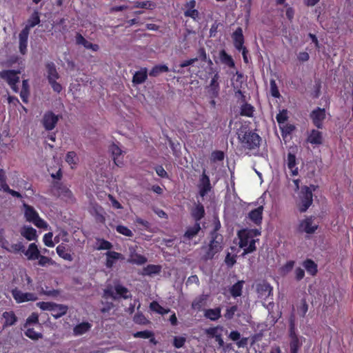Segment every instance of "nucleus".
<instances>
[{
	"label": "nucleus",
	"mask_w": 353,
	"mask_h": 353,
	"mask_svg": "<svg viewBox=\"0 0 353 353\" xmlns=\"http://www.w3.org/2000/svg\"><path fill=\"white\" fill-rule=\"evenodd\" d=\"M260 234L261 231L257 229H243L239 232V247L243 249V256L256 250L255 243Z\"/></svg>",
	"instance_id": "f257e3e1"
},
{
	"label": "nucleus",
	"mask_w": 353,
	"mask_h": 353,
	"mask_svg": "<svg viewBox=\"0 0 353 353\" xmlns=\"http://www.w3.org/2000/svg\"><path fill=\"white\" fill-rule=\"evenodd\" d=\"M238 139L241 147L248 150V154H256L261 141V138L258 134L251 130L241 131L238 134Z\"/></svg>",
	"instance_id": "f03ea898"
},
{
	"label": "nucleus",
	"mask_w": 353,
	"mask_h": 353,
	"mask_svg": "<svg viewBox=\"0 0 353 353\" xmlns=\"http://www.w3.org/2000/svg\"><path fill=\"white\" fill-rule=\"evenodd\" d=\"M23 208L24 216L28 222L32 223L36 227L39 228H47V223L39 216V213L32 206L24 203Z\"/></svg>",
	"instance_id": "7ed1b4c3"
},
{
	"label": "nucleus",
	"mask_w": 353,
	"mask_h": 353,
	"mask_svg": "<svg viewBox=\"0 0 353 353\" xmlns=\"http://www.w3.org/2000/svg\"><path fill=\"white\" fill-rule=\"evenodd\" d=\"M222 250L221 242L216 234L212 237L208 245L203 246L201 250L203 252L201 259L206 261L212 259L214 256Z\"/></svg>",
	"instance_id": "20e7f679"
},
{
	"label": "nucleus",
	"mask_w": 353,
	"mask_h": 353,
	"mask_svg": "<svg viewBox=\"0 0 353 353\" xmlns=\"http://www.w3.org/2000/svg\"><path fill=\"white\" fill-rule=\"evenodd\" d=\"M104 296L105 298H112L113 299H127L131 297V294L123 285L117 283L114 286L108 287L104 290Z\"/></svg>",
	"instance_id": "39448f33"
},
{
	"label": "nucleus",
	"mask_w": 353,
	"mask_h": 353,
	"mask_svg": "<svg viewBox=\"0 0 353 353\" xmlns=\"http://www.w3.org/2000/svg\"><path fill=\"white\" fill-rule=\"evenodd\" d=\"M19 70H3L0 71V78L8 83L10 88L14 92H19L17 83L19 82Z\"/></svg>",
	"instance_id": "423d86ee"
},
{
	"label": "nucleus",
	"mask_w": 353,
	"mask_h": 353,
	"mask_svg": "<svg viewBox=\"0 0 353 353\" xmlns=\"http://www.w3.org/2000/svg\"><path fill=\"white\" fill-rule=\"evenodd\" d=\"M312 189L307 186H303L301 188L299 194L301 199L300 211L301 212H305L312 203V191L315 190L312 185Z\"/></svg>",
	"instance_id": "0eeeda50"
},
{
	"label": "nucleus",
	"mask_w": 353,
	"mask_h": 353,
	"mask_svg": "<svg viewBox=\"0 0 353 353\" xmlns=\"http://www.w3.org/2000/svg\"><path fill=\"white\" fill-rule=\"evenodd\" d=\"M11 294L15 301L18 303L34 301L38 299L36 294L32 292H23L17 288L11 290Z\"/></svg>",
	"instance_id": "6e6552de"
},
{
	"label": "nucleus",
	"mask_w": 353,
	"mask_h": 353,
	"mask_svg": "<svg viewBox=\"0 0 353 353\" xmlns=\"http://www.w3.org/2000/svg\"><path fill=\"white\" fill-rule=\"evenodd\" d=\"M310 118L313 124L318 128L322 129L323 122L326 118V112L324 108H317L310 113Z\"/></svg>",
	"instance_id": "1a4fd4ad"
},
{
	"label": "nucleus",
	"mask_w": 353,
	"mask_h": 353,
	"mask_svg": "<svg viewBox=\"0 0 353 353\" xmlns=\"http://www.w3.org/2000/svg\"><path fill=\"white\" fill-rule=\"evenodd\" d=\"M59 121V117L52 111L46 112L41 121L43 128L47 131L53 130Z\"/></svg>",
	"instance_id": "9d476101"
},
{
	"label": "nucleus",
	"mask_w": 353,
	"mask_h": 353,
	"mask_svg": "<svg viewBox=\"0 0 353 353\" xmlns=\"http://www.w3.org/2000/svg\"><path fill=\"white\" fill-rule=\"evenodd\" d=\"M219 75L216 73L212 78L210 84L206 87L208 96L210 99H215L219 97L220 85L219 83Z\"/></svg>",
	"instance_id": "9b49d317"
},
{
	"label": "nucleus",
	"mask_w": 353,
	"mask_h": 353,
	"mask_svg": "<svg viewBox=\"0 0 353 353\" xmlns=\"http://www.w3.org/2000/svg\"><path fill=\"white\" fill-rule=\"evenodd\" d=\"M318 228L319 224L314 222V219L312 216L305 218L299 224V230L307 234L314 233Z\"/></svg>",
	"instance_id": "f8f14e48"
},
{
	"label": "nucleus",
	"mask_w": 353,
	"mask_h": 353,
	"mask_svg": "<svg viewBox=\"0 0 353 353\" xmlns=\"http://www.w3.org/2000/svg\"><path fill=\"white\" fill-rule=\"evenodd\" d=\"M306 141L314 146H319L323 144V133L318 130L312 129L307 132Z\"/></svg>",
	"instance_id": "ddd939ff"
},
{
	"label": "nucleus",
	"mask_w": 353,
	"mask_h": 353,
	"mask_svg": "<svg viewBox=\"0 0 353 353\" xmlns=\"http://www.w3.org/2000/svg\"><path fill=\"white\" fill-rule=\"evenodd\" d=\"M196 5L195 0H190L184 5V16L190 17L194 21L199 19V12L195 8Z\"/></svg>",
	"instance_id": "4468645a"
},
{
	"label": "nucleus",
	"mask_w": 353,
	"mask_h": 353,
	"mask_svg": "<svg viewBox=\"0 0 353 353\" xmlns=\"http://www.w3.org/2000/svg\"><path fill=\"white\" fill-rule=\"evenodd\" d=\"M105 265L107 268H112L116 263L121 260L124 259V256L122 254L119 252H117L114 251H107L105 254Z\"/></svg>",
	"instance_id": "2eb2a0df"
},
{
	"label": "nucleus",
	"mask_w": 353,
	"mask_h": 353,
	"mask_svg": "<svg viewBox=\"0 0 353 353\" xmlns=\"http://www.w3.org/2000/svg\"><path fill=\"white\" fill-rule=\"evenodd\" d=\"M199 189V194L202 197L205 196L211 190L210 178L206 174L205 170L203 171L202 175L200 178Z\"/></svg>",
	"instance_id": "dca6fc26"
},
{
	"label": "nucleus",
	"mask_w": 353,
	"mask_h": 353,
	"mask_svg": "<svg viewBox=\"0 0 353 353\" xmlns=\"http://www.w3.org/2000/svg\"><path fill=\"white\" fill-rule=\"evenodd\" d=\"M109 150L112 154V157L114 163L117 166H121V165H123V152L120 148V147L115 143H112V145H110V146L109 148Z\"/></svg>",
	"instance_id": "f3484780"
},
{
	"label": "nucleus",
	"mask_w": 353,
	"mask_h": 353,
	"mask_svg": "<svg viewBox=\"0 0 353 353\" xmlns=\"http://www.w3.org/2000/svg\"><path fill=\"white\" fill-rule=\"evenodd\" d=\"M256 291L259 296L265 300L272 295V288L266 282L259 283L256 286Z\"/></svg>",
	"instance_id": "a211bd4d"
},
{
	"label": "nucleus",
	"mask_w": 353,
	"mask_h": 353,
	"mask_svg": "<svg viewBox=\"0 0 353 353\" xmlns=\"http://www.w3.org/2000/svg\"><path fill=\"white\" fill-rule=\"evenodd\" d=\"M233 43L234 48L238 50L241 51L242 48L245 47L244 44V37L243 34V30L241 28H237L232 34Z\"/></svg>",
	"instance_id": "6ab92c4d"
},
{
	"label": "nucleus",
	"mask_w": 353,
	"mask_h": 353,
	"mask_svg": "<svg viewBox=\"0 0 353 353\" xmlns=\"http://www.w3.org/2000/svg\"><path fill=\"white\" fill-rule=\"evenodd\" d=\"M29 32L26 29H22L19 34V49L21 54L24 55L27 52L28 39Z\"/></svg>",
	"instance_id": "aec40b11"
},
{
	"label": "nucleus",
	"mask_w": 353,
	"mask_h": 353,
	"mask_svg": "<svg viewBox=\"0 0 353 353\" xmlns=\"http://www.w3.org/2000/svg\"><path fill=\"white\" fill-rule=\"evenodd\" d=\"M285 163L290 170L292 176H296L299 174V168L297 167L296 158L294 154L288 152Z\"/></svg>",
	"instance_id": "412c9836"
},
{
	"label": "nucleus",
	"mask_w": 353,
	"mask_h": 353,
	"mask_svg": "<svg viewBox=\"0 0 353 353\" xmlns=\"http://www.w3.org/2000/svg\"><path fill=\"white\" fill-rule=\"evenodd\" d=\"M147 261L146 257L143 255L137 254L134 248H130V256L128 260L130 263L141 265L145 264Z\"/></svg>",
	"instance_id": "4be33fe9"
},
{
	"label": "nucleus",
	"mask_w": 353,
	"mask_h": 353,
	"mask_svg": "<svg viewBox=\"0 0 353 353\" xmlns=\"http://www.w3.org/2000/svg\"><path fill=\"white\" fill-rule=\"evenodd\" d=\"M20 233L28 241L36 240L37 238V230L31 226L24 225L21 228Z\"/></svg>",
	"instance_id": "5701e85b"
},
{
	"label": "nucleus",
	"mask_w": 353,
	"mask_h": 353,
	"mask_svg": "<svg viewBox=\"0 0 353 353\" xmlns=\"http://www.w3.org/2000/svg\"><path fill=\"white\" fill-rule=\"evenodd\" d=\"M263 206H259L257 208L252 210L248 214V219L252 221L256 225L261 224L262 221V214H263Z\"/></svg>",
	"instance_id": "b1692460"
},
{
	"label": "nucleus",
	"mask_w": 353,
	"mask_h": 353,
	"mask_svg": "<svg viewBox=\"0 0 353 353\" xmlns=\"http://www.w3.org/2000/svg\"><path fill=\"white\" fill-rule=\"evenodd\" d=\"M24 254L27 256L28 260H36L39 257L40 251L38 249L37 245L34 243H32L29 245L27 250H24Z\"/></svg>",
	"instance_id": "393cba45"
},
{
	"label": "nucleus",
	"mask_w": 353,
	"mask_h": 353,
	"mask_svg": "<svg viewBox=\"0 0 353 353\" xmlns=\"http://www.w3.org/2000/svg\"><path fill=\"white\" fill-rule=\"evenodd\" d=\"M68 307L65 305L55 303L52 309L51 314L55 319H59L64 316L68 312Z\"/></svg>",
	"instance_id": "a878e982"
},
{
	"label": "nucleus",
	"mask_w": 353,
	"mask_h": 353,
	"mask_svg": "<svg viewBox=\"0 0 353 353\" xmlns=\"http://www.w3.org/2000/svg\"><path fill=\"white\" fill-rule=\"evenodd\" d=\"M40 16L38 11H34L27 21V24L23 29L30 32L31 28L40 23Z\"/></svg>",
	"instance_id": "bb28decb"
},
{
	"label": "nucleus",
	"mask_w": 353,
	"mask_h": 353,
	"mask_svg": "<svg viewBox=\"0 0 353 353\" xmlns=\"http://www.w3.org/2000/svg\"><path fill=\"white\" fill-rule=\"evenodd\" d=\"M290 337V352L291 353H297L299 348L302 345L303 338H299L292 331H291Z\"/></svg>",
	"instance_id": "cd10ccee"
},
{
	"label": "nucleus",
	"mask_w": 353,
	"mask_h": 353,
	"mask_svg": "<svg viewBox=\"0 0 353 353\" xmlns=\"http://www.w3.org/2000/svg\"><path fill=\"white\" fill-rule=\"evenodd\" d=\"M148 77V70L146 68H142L137 71L132 78V82L134 84H141L145 81Z\"/></svg>",
	"instance_id": "c85d7f7f"
},
{
	"label": "nucleus",
	"mask_w": 353,
	"mask_h": 353,
	"mask_svg": "<svg viewBox=\"0 0 353 353\" xmlns=\"http://www.w3.org/2000/svg\"><path fill=\"white\" fill-rule=\"evenodd\" d=\"M2 316L5 320L3 325V327L12 326L17 321V317L13 311L4 312Z\"/></svg>",
	"instance_id": "c756f323"
},
{
	"label": "nucleus",
	"mask_w": 353,
	"mask_h": 353,
	"mask_svg": "<svg viewBox=\"0 0 353 353\" xmlns=\"http://www.w3.org/2000/svg\"><path fill=\"white\" fill-rule=\"evenodd\" d=\"M46 69L48 72V82L57 80L59 78V74L57 71L55 65L54 63L50 62L46 64Z\"/></svg>",
	"instance_id": "7c9ffc66"
},
{
	"label": "nucleus",
	"mask_w": 353,
	"mask_h": 353,
	"mask_svg": "<svg viewBox=\"0 0 353 353\" xmlns=\"http://www.w3.org/2000/svg\"><path fill=\"white\" fill-rule=\"evenodd\" d=\"M112 244L105 239H97L93 247L97 250H108L110 251L112 248Z\"/></svg>",
	"instance_id": "2f4dec72"
},
{
	"label": "nucleus",
	"mask_w": 353,
	"mask_h": 353,
	"mask_svg": "<svg viewBox=\"0 0 353 353\" xmlns=\"http://www.w3.org/2000/svg\"><path fill=\"white\" fill-rule=\"evenodd\" d=\"M221 309L216 307L214 309H208L204 312V316L211 321H216L221 317Z\"/></svg>",
	"instance_id": "473e14b6"
},
{
	"label": "nucleus",
	"mask_w": 353,
	"mask_h": 353,
	"mask_svg": "<svg viewBox=\"0 0 353 353\" xmlns=\"http://www.w3.org/2000/svg\"><path fill=\"white\" fill-rule=\"evenodd\" d=\"M191 214L192 217L194 219L196 222H199L205 214L204 207L202 204H197L194 208L192 210Z\"/></svg>",
	"instance_id": "72a5a7b5"
},
{
	"label": "nucleus",
	"mask_w": 353,
	"mask_h": 353,
	"mask_svg": "<svg viewBox=\"0 0 353 353\" xmlns=\"http://www.w3.org/2000/svg\"><path fill=\"white\" fill-rule=\"evenodd\" d=\"M243 283V281H239L230 288V292L234 298H236L241 295Z\"/></svg>",
	"instance_id": "f704fd0d"
},
{
	"label": "nucleus",
	"mask_w": 353,
	"mask_h": 353,
	"mask_svg": "<svg viewBox=\"0 0 353 353\" xmlns=\"http://www.w3.org/2000/svg\"><path fill=\"white\" fill-rule=\"evenodd\" d=\"M303 266L306 270L307 273L312 276L315 275L317 272V265L311 259L305 260L303 263Z\"/></svg>",
	"instance_id": "c9c22d12"
},
{
	"label": "nucleus",
	"mask_w": 353,
	"mask_h": 353,
	"mask_svg": "<svg viewBox=\"0 0 353 353\" xmlns=\"http://www.w3.org/2000/svg\"><path fill=\"white\" fill-rule=\"evenodd\" d=\"M219 58L221 61L230 68L234 67V62L232 57L229 55L224 50H221L219 53Z\"/></svg>",
	"instance_id": "e433bc0d"
},
{
	"label": "nucleus",
	"mask_w": 353,
	"mask_h": 353,
	"mask_svg": "<svg viewBox=\"0 0 353 353\" xmlns=\"http://www.w3.org/2000/svg\"><path fill=\"white\" fill-rule=\"evenodd\" d=\"M200 230H201L200 223L199 222H196L193 226L189 227L187 229L184 236L186 238H188V239H190L193 238L194 236H195L199 233Z\"/></svg>",
	"instance_id": "4c0bfd02"
},
{
	"label": "nucleus",
	"mask_w": 353,
	"mask_h": 353,
	"mask_svg": "<svg viewBox=\"0 0 353 353\" xmlns=\"http://www.w3.org/2000/svg\"><path fill=\"white\" fill-rule=\"evenodd\" d=\"M2 248L9 252L14 253H18L20 252H23L25 250V247L21 242L13 243L10 247H6L4 245H2Z\"/></svg>",
	"instance_id": "58836bf2"
},
{
	"label": "nucleus",
	"mask_w": 353,
	"mask_h": 353,
	"mask_svg": "<svg viewBox=\"0 0 353 353\" xmlns=\"http://www.w3.org/2000/svg\"><path fill=\"white\" fill-rule=\"evenodd\" d=\"M56 251L57 254L63 259L68 261L72 260L71 254L67 252V250L63 245H59L56 248Z\"/></svg>",
	"instance_id": "ea45409f"
},
{
	"label": "nucleus",
	"mask_w": 353,
	"mask_h": 353,
	"mask_svg": "<svg viewBox=\"0 0 353 353\" xmlns=\"http://www.w3.org/2000/svg\"><path fill=\"white\" fill-rule=\"evenodd\" d=\"M168 71H169V69L166 65L161 64V65H157L154 67H153L149 74L152 77H157L160 73L167 72Z\"/></svg>",
	"instance_id": "a19ab883"
},
{
	"label": "nucleus",
	"mask_w": 353,
	"mask_h": 353,
	"mask_svg": "<svg viewBox=\"0 0 353 353\" xmlns=\"http://www.w3.org/2000/svg\"><path fill=\"white\" fill-rule=\"evenodd\" d=\"M150 308L151 310L162 315L168 314L170 311L169 308L165 309L161 306L157 301H152L150 305Z\"/></svg>",
	"instance_id": "79ce46f5"
},
{
	"label": "nucleus",
	"mask_w": 353,
	"mask_h": 353,
	"mask_svg": "<svg viewBox=\"0 0 353 353\" xmlns=\"http://www.w3.org/2000/svg\"><path fill=\"white\" fill-rule=\"evenodd\" d=\"M24 334L27 337L34 341L43 338V334L40 332H36L34 328H28L25 331Z\"/></svg>",
	"instance_id": "37998d69"
},
{
	"label": "nucleus",
	"mask_w": 353,
	"mask_h": 353,
	"mask_svg": "<svg viewBox=\"0 0 353 353\" xmlns=\"http://www.w3.org/2000/svg\"><path fill=\"white\" fill-rule=\"evenodd\" d=\"M161 271V267L156 265H148L143 269L144 274L151 275L159 273Z\"/></svg>",
	"instance_id": "c03bdc74"
},
{
	"label": "nucleus",
	"mask_w": 353,
	"mask_h": 353,
	"mask_svg": "<svg viewBox=\"0 0 353 353\" xmlns=\"http://www.w3.org/2000/svg\"><path fill=\"white\" fill-rule=\"evenodd\" d=\"M87 331H88V322H83L76 325L74 328V332L77 335L82 334Z\"/></svg>",
	"instance_id": "a18cd8bd"
},
{
	"label": "nucleus",
	"mask_w": 353,
	"mask_h": 353,
	"mask_svg": "<svg viewBox=\"0 0 353 353\" xmlns=\"http://www.w3.org/2000/svg\"><path fill=\"white\" fill-rule=\"evenodd\" d=\"M65 161L68 164L71 165L72 168H73V165H75L77 163L78 157L77 154L74 152H68L65 157Z\"/></svg>",
	"instance_id": "49530a36"
},
{
	"label": "nucleus",
	"mask_w": 353,
	"mask_h": 353,
	"mask_svg": "<svg viewBox=\"0 0 353 353\" xmlns=\"http://www.w3.org/2000/svg\"><path fill=\"white\" fill-rule=\"evenodd\" d=\"M270 89L271 95L274 98H280L281 94L279 91L276 81L271 79L270 81Z\"/></svg>",
	"instance_id": "de8ad7c7"
},
{
	"label": "nucleus",
	"mask_w": 353,
	"mask_h": 353,
	"mask_svg": "<svg viewBox=\"0 0 353 353\" xmlns=\"http://www.w3.org/2000/svg\"><path fill=\"white\" fill-rule=\"evenodd\" d=\"M134 8L152 10L155 8V3L151 1H145L143 2L137 1L134 4Z\"/></svg>",
	"instance_id": "09e8293b"
},
{
	"label": "nucleus",
	"mask_w": 353,
	"mask_h": 353,
	"mask_svg": "<svg viewBox=\"0 0 353 353\" xmlns=\"http://www.w3.org/2000/svg\"><path fill=\"white\" fill-rule=\"evenodd\" d=\"M116 230L118 233L123 234L125 236L132 237L133 232L126 226L119 225L116 227Z\"/></svg>",
	"instance_id": "8fccbe9b"
},
{
	"label": "nucleus",
	"mask_w": 353,
	"mask_h": 353,
	"mask_svg": "<svg viewBox=\"0 0 353 353\" xmlns=\"http://www.w3.org/2000/svg\"><path fill=\"white\" fill-rule=\"evenodd\" d=\"M37 259L39 260L38 261L39 265L42 266V267H46V266H48L50 265H52L54 263L51 258L46 256H43L41 254H39V257H38Z\"/></svg>",
	"instance_id": "3c124183"
},
{
	"label": "nucleus",
	"mask_w": 353,
	"mask_h": 353,
	"mask_svg": "<svg viewBox=\"0 0 353 353\" xmlns=\"http://www.w3.org/2000/svg\"><path fill=\"white\" fill-rule=\"evenodd\" d=\"M254 108L250 104H244L241 108V114L247 117H252L253 114Z\"/></svg>",
	"instance_id": "603ef678"
},
{
	"label": "nucleus",
	"mask_w": 353,
	"mask_h": 353,
	"mask_svg": "<svg viewBox=\"0 0 353 353\" xmlns=\"http://www.w3.org/2000/svg\"><path fill=\"white\" fill-rule=\"evenodd\" d=\"M294 261H289L280 268V272L282 275L289 273L294 268Z\"/></svg>",
	"instance_id": "864d4df0"
},
{
	"label": "nucleus",
	"mask_w": 353,
	"mask_h": 353,
	"mask_svg": "<svg viewBox=\"0 0 353 353\" xmlns=\"http://www.w3.org/2000/svg\"><path fill=\"white\" fill-rule=\"evenodd\" d=\"M133 321L135 323L139 325H146L149 323V321L141 313L136 314L133 318Z\"/></svg>",
	"instance_id": "5fc2aeb1"
},
{
	"label": "nucleus",
	"mask_w": 353,
	"mask_h": 353,
	"mask_svg": "<svg viewBox=\"0 0 353 353\" xmlns=\"http://www.w3.org/2000/svg\"><path fill=\"white\" fill-rule=\"evenodd\" d=\"M288 119L287 110H282L276 116V119L279 124L284 123Z\"/></svg>",
	"instance_id": "6e6d98bb"
},
{
	"label": "nucleus",
	"mask_w": 353,
	"mask_h": 353,
	"mask_svg": "<svg viewBox=\"0 0 353 353\" xmlns=\"http://www.w3.org/2000/svg\"><path fill=\"white\" fill-rule=\"evenodd\" d=\"M39 323V315L36 312H32L26 319L24 327L31 324H37Z\"/></svg>",
	"instance_id": "4d7b16f0"
},
{
	"label": "nucleus",
	"mask_w": 353,
	"mask_h": 353,
	"mask_svg": "<svg viewBox=\"0 0 353 353\" xmlns=\"http://www.w3.org/2000/svg\"><path fill=\"white\" fill-rule=\"evenodd\" d=\"M153 336V332L149 330L137 332L133 334L134 338L149 339Z\"/></svg>",
	"instance_id": "13d9d810"
},
{
	"label": "nucleus",
	"mask_w": 353,
	"mask_h": 353,
	"mask_svg": "<svg viewBox=\"0 0 353 353\" xmlns=\"http://www.w3.org/2000/svg\"><path fill=\"white\" fill-rule=\"evenodd\" d=\"M52 236L53 234L52 232H48L44 234L43 238L44 244L49 248H53L54 246V243L52 241Z\"/></svg>",
	"instance_id": "bf43d9fd"
},
{
	"label": "nucleus",
	"mask_w": 353,
	"mask_h": 353,
	"mask_svg": "<svg viewBox=\"0 0 353 353\" xmlns=\"http://www.w3.org/2000/svg\"><path fill=\"white\" fill-rule=\"evenodd\" d=\"M55 305V303L52 302H39L37 303V305L42 310H49L51 312L52 309L53 308L54 305Z\"/></svg>",
	"instance_id": "052dcab7"
},
{
	"label": "nucleus",
	"mask_w": 353,
	"mask_h": 353,
	"mask_svg": "<svg viewBox=\"0 0 353 353\" xmlns=\"http://www.w3.org/2000/svg\"><path fill=\"white\" fill-rule=\"evenodd\" d=\"M6 172L3 169H0V190L7 189L6 187L9 186L6 182Z\"/></svg>",
	"instance_id": "680f3d73"
},
{
	"label": "nucleus",
	"mask_w": 353,
	"mask_h": 353,
	"mask_svg": "<svg viewBox=\"0 0 353 353\" xmlns=\"http://www.w3.org/2000/svg\"><path fill=\"white\" fill-rule=\"evenodd\" d=\"M186 341V339L184 336H174L173 340V345L176 348L182 347Z\"/></svg>",
	"instance_id": "e2e57ef3"
},
{
	"label": "nucleus",
	"mask_w": 353,
	"mask_h": 353,
	"mask_svg": "<svg viewBox=\"0 0 353 353\" xmlns=\"http://www.w3.org/2000/svg\"><path fill=\"white\" fill-rule=\"evenodd\" d=\"M237 309H238L237 306H236V305L228 307L226 309L224 316L227 319H232L234 317L235 312L237 311Z\"/></svg>",
	"instance_id": "0e129e2a"
},
{
	"label": "nucleus",
	"mask_w": 353,
	"mask_h": 353,
	"mask_svg": "<svg viewBox=\"0 0 353 353\" xmlns=\"http://www.w3.org/2000/svg\"><path fill=\"white\" fill-rule=\"evenodd\" d=\"M75 40L77 45H82L88 48V41L80 33H77Z\"/></svg>",
	"instance_id": "69168bd1"
},
{
	"label": "nucleus",
	"mask_w": 353,
	"mask_h": 353,
	"mask_svg": "<svg viewBox=\"0 0 353 353\" xmlns=\"http://www.w3.org/2000/svg\"><path fill=\"white\" fill-rule=\"evenodd\" d=\"M212 160L213 161H222L224 159V153L222 151L216 150L212 153Z\"/></svg>",
	"instance_id": "338daca9"
},
{
	"label": "nucleus",
	"mask_w": 353,
	"mask_h": 353,
	"mask_svg": "<svg viewBox=\"0 0 353 353\" xmlns=\"http://www.w3.org/2000/svg\"><path fill=\"white\" fill-rule=\"evenodd\" d=\"M48 83L55 92L59 94L61 92L63 89L62 85L59 83L57 82V80L52 81Z\"/></svg>",
	"instance_id": "774afa93"
}]
</instances>
